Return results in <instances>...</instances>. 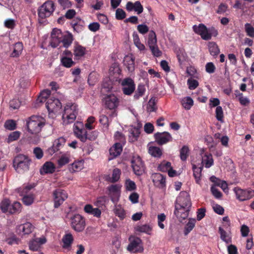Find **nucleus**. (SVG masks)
<instances>
[{"instance_id":"052dcab7","label":"nucleus","mask_w":254,"mask_h":254,"mask_svg":"<svg viewBox=\"0 0 254 254\" xmlns=\"http://www.w3.org/2000/svg\"><path fill=\"white\" fill-rule=\"evenodd\" d=\"M189 88L190 90H194L198 86V82L197 80L193 79H189L187 81Z\"/></svg>"},{"instance_id":"680f3d73","label":"nucleus","mask_w":254,"mask_h":254,"mask_svg":"<svg viewBox=\"0 0 254 254\" xmlns=\"http://www.w3.org/2000/svg\"><path fill=\"white\" fill-rule=\"evenodd\" d=\"M33 154L37 159H41L44 155L42 149L39 147H36L34 148Z\"/></svg>"},{"instance_id":"6ab92c4d","label":"nucleus","mask_w":254,"mask_h":254,"mask_svg":"<svg viewBox=\"0 0 254 254\" xmlns=\"http://www.w3.org/2000/svg\"><path fill=\"white\" fill-rule=\"evenodd\" d=\"M62 241L63 242V248L70 250L74 241L72 235L70 233H66L63 236Z\"/></svg>"},{"instance_id":"8fccbe9b","label":"nucleus","mask_w":254,"mask_h":254,"mask_svg":"<svg viewBox=\"0 0 254 254\" xmlns=\"http://www.w3.org/2000/svg\"><path fill=\"white\" fill-rule=\"evenodd\" d=\"M115 213L121 220H123L126 217L125 211L120 206H118L116 207L115 209Z\"/></svg>"},{"instance_id":"de8ad7c7","label":"nucleus","mask_w":254,"mask_h":254,"mask_svg":"<svg viewBox=\"0 0 254 254\" xmlns=\"http://www.w3.org/2000/svg\"><path fill=\"white\" fill-rule=\"evenodd\" d=\"M219 232L220 234V238L223 241L227 244L231 242V238L227 235V232L221 227H219Z\"/></svg>"},{"instance_id":"aec40b11","label":"nucleus","mask_w":254,"mask_h":254,"mask_svg":"<svg viewBox=\"0 0 254 254\" xmlns=\"http://www.w3.org/2000/svg\"><path fill=\"white\" fill-rule=\"evenodd\" d=\"M86 49L81 45L76 44L74 46L73 54L74 56V60H79L85 55Z\"/></svg>"},{"instance_id":"1a4fd4ad","label":"nucleus","mask_w":254,"mask_h":254,"mask_svg":"<svg viewBox=\"0 0 254 254\" xmlns=\"http://www.w3.org/2000/svg\"><path fill=\"white\" fill-rule=\"evenodd\" d=\"M71 228L75 231L82 232L85 227V220L83 217L76 214L70 217Z\"/></svg>"},{"instance_id":"338daca9","label":"nucleus","mask_w":254,"mask_h":254,"mask_svg":"<svg viewBox=\"0 0 254 254\" xmlns=\"http://www.w3.org/2000/svg\"><path fill=\"white\" fill-rule=\"evenodd\" d=\"M216 67L212 62L207 63L205 65V70L208 73H213L215 72Z\"/></svg>"},{"instance_id":"a211bd4d","label":"nucleus","mask_w":254,"mask_h":254,"mask_svg":"<svg viewBox=\"0 0 254 254\" xmlns=\"http://www.w3.org/2000/svg\"><path fill=\"white\" fill-rule=\"evenodd\" d=\"M126 8L128 11L133 10L137 14H141L143 11V7L139 1H136L134 3L128 1L126 4Z\"/></svg>"},{"instance_id":"09e8293b","label":"nucleus","mask_w":254,"mask_h":254,"mask_svg":"<svg viewBox=\"0 0 254 254\" xmlns=\"http://www.w3.org/2000/svg\"><path fill=\"white\" fill-rule=\"evenodd\" d=\"M207 27L203 24H199L198 26L195 25L192 27L193 31L198 35H200L204 31H206Z\"/></svg>"},{"instance_id":"f03ea898","label":"nucleus","mask_w":254,"mask_h":254,"mask_svg":"<svg viewBox=\"0 0 254 254\" xmlns=\"http://www.w3.org/2000/svg\"><path fill=\"white\" fill-rule=\"evenodd\" d=\"M31 162L28 156L19 154L13 160V167L18 173H23L29 170Z\"/></svg>"},{"instance_id":"72a5a7b5","label":"nucleus","mask_w":254,"mask_h":254,"mask_svg":"<svg viewBox=\"0 0 254 254\" xmlns=\"http://www.w3.org/2000/svg\"><path fill=\"white\" fill-rule=\"evenodd\" d=\"M181 104L186 110H190L193 105V101L190 97H186L181 100Z\"/></svg>"},{"instance_id":"f257e3e1","label":"nucleus","mask_w":254,"mask_h":254,"mask_svg":"<svg viewBox=\"0 0 254 254\" xmlns=\"http://www.w3.org/2000/svg\"><path fill=\"white\" fill-rule=\"evenodd\" d=\"M46 124L45 119L40 116L33 115L28 118L26 122V126L28 132L34 134V139L30 140L34 143H37L40 141L39 134Z\"/></svg>"},{"instance_id":"5701e85b","label":"nucleus","mask_w":254,"mask_h":254,"mask_svg":"<svg viewBox=\"0 0 254 254\" xmlns=\"http://www.w3.org/2000/svg\"><path fill=\"white\" fill-rule=\"evenodd\" d=\"M124 64L128 71L132 72L134 70V58L132 55L126 56L124 60Z\"/></svg>"},{"instance_id":"6e6d98bb","label":"nucleus","mask_w":254,"mask_h":254,"mask_svg":"<svg viewBox=\"0 0 254 254\" xmlns=\"http://www.w3.org/2000/svg\"><path fill=\"white\" fill-rule=\"evenodd\" d=\"M4 127L8 130H12L16 128V124L12 120H7L5 122Z\"/></svg>"},{"instance_id":"c03bdc74","label":"nucleus","mask_w":254,"mask_h":254,"mask_svg":"<svg viewBox=\"0 0 254 254\" xmlns=\"http://www.w3.org/2000/svg\"><path fill=\"white\" fill-rule=\"evenodd\" d=\"M136 230L139 232L145 233L148 235H150L152 231V228L149 225L145 224L137 226L136 228Z\"/></svg>"},{"instance_id":"603ef678","label":"nucleus","mask_w":254,"mask_h":254,"mask_svg":"<svg viewBox=\"0 0 254 254\" xmlns=\"http://www.w3.org/2000/svg\"><path fill=\"white\" fill-rule=\"evenodd\" d=\"M20 132L18 131H13L9 134L7 138V142L9 143L17 140L20 137Z\"/></svg>"},{"instance_id":"393cba45","label":"nucleus","mask_w":254,"mask_h":254,"mask_svg":"<svg viewBox=\"0 0 254 254\" xmlns=\"http://www.w3.org/2000/svg\"><path fill=\"white\" fill-rule=\"evenodd\" d=\"M23 49V44L21 42H17L14 45V49L10 54V57L12 58H17L21 54Z\"/></svg>"},{"instance_id":"ea45409f","label":"nucleus","mask_w":254,"mask_h":254,"mask_svg":"<svg viewBox=\"0 0 254 254\" xmlns=\"http://www.w3.org/2000/svg\"><path fill=\"white\" fill-rule=\"evenodd\" d=\"M121 174V171L118 168H115L113 171L112 177L110 178L109 181L111 183H114L119 181L120 178Z\"/></svg>"},{"instance_id":"473e14b6","label":"nucleus","mask_w":254,"mask_h":254,"mask_svg":"<svg viewBox=\"0 0 254 254\" xmlns=\"http://www.w3.org/2000/svg\"><path fill=\"white\" fill-rule=\"evenodd\" d=\"M192 170L193 172V175L195 178V182L197 184H199L200 181L202 167H197L195 165H193Z\"/></svg>"},{"instance_id":"9b49d317","label":"nucleus","mask_w":254,"mask_h":254,"mask_svg":"<svg viewBox=\"0 0 254 254\" xmlns=\"http://www.w3.org/2000/svg\"><path fill=\"white\" fill-rule=\"evenodd\" d=\"M46 106L49 114H55L61 110L62 104L58 99L50 97L46 102Z\"/></svg>"},{"instance_id":"7c9ffc66","label":"nucleus","mask_w":254,"mask_h":254,"mask_svg":"<svg viewBox=\"0 0 254 254\" xmlns=\"http://www.w3.org/2000/svg\"><path fill=\"white\" fill-rule=\"evenodd\" d=\"M83 161L82 160H80L75 161L72 163L69 168V170L70 172L73 173L80 171L83 168Z\"/></svg>"},{"instance_id":"37998d69","label":"nucleus","mask_w":254,"mask_h":254,"mask_svg":"<svg viewBox=\"0 0 254 254\" xmlns=\"http://www.w3.org/2000/svg\"><path fill=\"white\" fill-rule=\"evenodd\" d=\"M190 150L188 146L184 145L180 150V158L182 161H186L189 155Z\"/></svg>"},{"instance_id":"cd10ccee","label":"nucleus","mask_w":254,"mask_h":254,"mask_svg":"<svg viewBox=\"0 0 254 254\" xmlns=\"http://www.w3.org/2000/svg\"><path fill=\"white\" fill-rule=\"evenodd\" d=\"M75 136L79 138L81 141L85 142L87 140L86 133L87 130L84 129H80L76 127V130L74 131Z\"/></svg>"},{"instance_id":"423d86ee","label":"nucleus","mask_w":254,"mask_h":254,"mask_svg":"<svg viewBox=\"0 0 254 254\" xmlns=\"http://www.w3.org/2000/svg\"><path fill=\"white\" fill-rule=\"evenodd\" d=\"M233 191L236 198L240 201L249 200L254 196V190L251 188L242 189L237 187L233 189Z\"/></svg>"},{"instance_id":"a19ab883","label":"nucleus","mask_w":254,"mask_h":254,"mask_svg":"<svg viewBox=\"0 0 254 254\" xmlns=\"http://www.w3.org/2000/svg\"><path fill=\"white\" fill-rule=\"evenodd\" d=\"M149 153L153 156L160 157L162 155V150L160 148L156 146H151L149 148Z\"/></svg>"},{"instance_id":"a878e982","label":"nucleus","mask_w":254,"mask_h":254,"mask_svg":"<svg viewBox=\"0 0 254 254\" xmlns=\"http://www.w3.org/2000/svg\"><path fill=\"white\" fill-rule=\"evenodd\" d=\"M73 41V35L71 33L67 32V34L62 36V42L63 44V46L65 48H68L72 43Z\"/></svg>"},{"instance_id":"0eeeda50","label":"nucleus","mask_w":254,"mask_h":254,"mask_svg":"<svg viewBox=\"0 0 254 254\" xmlns=\"http://www.w3.org/2000/svg\"><path fill=\"white\" fill-rule=\"evenodd\" d=\"M33 188L34 186L30 185L18 189V192L20 195L23 196L22 201L26 205H30L34 202L35 198L34 194L29 193V191Z\"/></svg>"},{"instance_id":"a18cd8bd","label":"nucleus","mask_w":254,"mask_h":254,"mask_svg":"<svg viewBox=\"0 0 254 254\" xmlns=\"http://www.w3.org/2000/svg\"><path fill=\"white\" fill-rule=\"evenodd\" d=\"M133 38L134 43L138 49L140 51L144 50L145 49V46L143 44L141 43L138 35L136 33L134 32L133 33Z\"/></svg>"},{"instance_id":"7ed1b4c3","label":"nucleus","mask_w":254,"mask_h":254,"mask_svg":"<svg viewBox=\"0 0 254 254\" xmlns=\"http://www.w3.org/2000/svg\"><path fill=\"white\" fill-rule=\"evenodd\" d=\"M55 9L54 3L52 0H47L38 9L39 21L43 23L45 19L51 16Z\"/></svg>"},{"instance_id":"bf43d9fd","label":"nucleus","mask_w":254,"mask_h":254,"mask_svg":"<svg viewBox=\"0 0 254 254\" xmlns=\"http://www.w3.org/2000/svg\"><path fill=\"white\" fill-rule=\"evenodd\" d=\"M156 100L155 97H152L148 102V108L150 112H154L156 110Z\"/></svg>"},{"instance_id":"4be33fe9","label":"nucleus","mask_w":254,"mask_h":254,"mask_svg":"<svg viewBox=\"0 0 254 254\" xmlns=\"http://www.w3.org/2000/svg\"><path fill=\"white\" fill-rule=\"evenodd\" d=\"M55 171V167L51 162H46L40 169V173L42 175L53 173Z\"/></svg>"},{"instance_id":"4468645a","label":"nucleus","mask_w":254,"mask_h":254,"mask_svg":"<svg viewBox=\"0 0 254 254\" xmlns=\"http://www.w3.org/2000/svg\"><path fill=\"white\" fill-rule=\"evenodd\" d=\"M53 196L54 207L58 208L67 198V194L65 190L59 189L53 192Z\"/></svg>"},{"instance_id":"dca6fc26","label":"nucleus","mask_w":254,"mask_h":254,"mask_svg":"<svg viewBox=\"0 0 254 254\" xmlns=\"http://www.w3.org/2000/svg\"><path fill=\"white\" fill-rule=\"evenodd\" d=\"M151 178L155 186L159 188H164L166 187V177L160 173H154Z\"/></svg>"},{"instance_id":"2eb2a0df","label":"nucleus","mask_w":254,"mask_h":254,"mask_svg":"<svg viewBox=\"0 0 254 254\" xmlns=\"http://www.w3.org/2000/svg\"><path fill=\"white\" fill-rule=\"evenodd\" d=\"M155 141L158 145H162L172 140V137L170 133L164 131L157 132L154 134Z\"/></svg>"},{"instance_id":"ddd939ff","label":"nucleus","mask_w":254,"mask_h":254,"mask_svg":"<svg viewBox=\"0 0 254 254\" xmlns=\"http://www.w3.org/2000/svg\"><path fill=\"white\" fill-rule=\"evenodd\" d=\"M122 91L125 95H130L135 91V84L134 81L130 77L124 79L122 82Z\"/></svg>"},{"instance_id":"f3484780","label":"nucleus","mask_w":254,"mask_h":254,"mask_svg":"<svg viewBox=\"0 0 254 254\" xmlns=\"http://www.w3.org/2000/svg\"><path fill=\"white\" fill-rule=\"evenodd\" d=\"M190 209L189 208H186L185 207H180L179 205H175L174 214L179 219V221H182L188 217Z\"/></svg>"},{"instance_id":"13d9d810","label":"nucleus","mask_w":254,"mask_h":254,"mask_svg":"<svg viewBox=\"0 0 254 254\" xmlns=\"http://www.w3.org/2000/svg\"><path fill=\"white\" fill-rule=\"evenodd\" d=\"M126 187L127 190L129 191L134 190L136 188L135 183L133 181L130 180V179H127L126 180Z\"/></svg>"},{"instance_id":"49530a36","label":"nucleus","mask_w":254,"mask_h":254,"mask_svg":"<svg viewBox=\"0 0 254 254\" xmlns=\"http://www.w3.org/2000/svg\"><path fill=\"white\" fill-rule=\"evenodd\" d=\"M51 95V91L48 89L44 90L40 93V96L38 97V100L40 102H44Z\"/></svg>"},{"instance_id":"6e6552de","label":"nucleus","mask_w":254,"mask_h":254,"mask_svg":"<svg viewBox=\"0 0 254 254\" xmlns=\"http://www.w3.org/2000/svg\"><path fill=\"white\" fill-rule=\"evenodd\" d=\"M129 243L127 247V250L133 253H141L143 252L142 240L138 237L129 238Z\"/></svg>"},{"instance_id":"f8f14e48","label":"nucleus","mask_w":254,"mask_h":254,"mask_svg":"<svg viewBox=\"0 0 254 254\" xmlns=\"http://www.w3.org/2000/svg\"><path fill=\"white\" fill-rule=\"evenodd\" d=\"M176 205H179L182 207L189 208L191 206V202L190 195L186 191H181L176 199Z\"/></svg>"},{"instance_id":"0e129e2a","label":"nucleus","mask_w":254,"mask_h":254,"mask_svg":"<svg viewBox=\"0 0 254 254\" xmlns=\"http://www.w3.org/2000/svg\"><path fill=\"white\" fill-rule=\"evenodd\" d=\"M62 37H51V40L50 42V44H51V46L53 48L57 47L59 45V44L62 42Z\"/></svg>"},{"instance_id":"4c0bfd02","label":"nucleus","mask_w":254,"mask_h":254,"mask_svg":"<svg viewBox=\"0 0 254 254\" xmlns=\"http://www.w3.org/2000/svg\"><path fill=\"white\" fill-rule=\"evenodd\" d=\"M145 91V86L143 84H139L134 95V99L135 100L138 99L144 95Z\"/></svg>"},{"instance_id":"58836bf2","label":"nucleus","mask_w":254,"mask_h":254,"mask_svg":"<svg viewBox=\"0 0 254 254\" xmlns=\"http://www.w3.org/2000/svg\"><path fill=\"white\" fill-rule=\"evenodd\" d=\"M203 161L204 163L205 168H210L213 164L212 155L210 153H205L203 157Z\"/></svg>"},{"instance_id":"2f4dec72","label":"nucleus","mask_w":254,"mask_h":254,"mask_svg":"<svg viewBox=\"0 0 254 254\" xmlns=\"http://www.w3.org/2000/svg\"><path fill=\"white\" fill-rule=\"evenodd\" d=\"M129 132L130 134V135H129L130 142H134L136 141L140 133V129L137 127L131 128L129 130Z\"/></svg>"},{"instance_id":"c756f323","label":"nucleus","mask_w":254,"mask_h":254,"mask_svg":"<svg viewBox=\"0 0 254 254\" xmlns=\"http://www.w3.org/2000/svg\"><path fill=\"white\" fill-rule=\"evenodd\" d=\"M19 230L21 231L24 234H30L34 229V226L29 222L21 224L19 226Z\"/></svg>"},{"instance_id":"b1692460","label":"nucleus","mask_w":254,"mask_h":254,"mask_svg":"<svg viewBox=\"0 0 254 254\" xmlns=\"http://www.w3.org/2000/svg\"><path fill=\"white\" fill-rule=\"evenodd\" d=\"M22 209V205L21 203L18 201H14L13 203L10 204L8 214H14L19 213Z\"/></svg>"},{"instance_id":"79ce46f5","label":"nucleus","mask_w":254,"mask_h":254,"mask_svg":"<svg viewBox=\"0 0 254 254\" xmlns=\"http://www.w3.org/2000/svg\"><path fill=\"white\" fill-rule=\"evenodd\" d=\"M171 167V163L170 162L164 161L159 165L158 169L160 171L166 172L169 171Z\"/></svg>"},{"instance_id":"e2e57ef3","label":"nucleus","mask_w":254,"mask_h":254,"mask_svg":"<svg viewBox=\"0 0 254 254\" xmlns=\"http://www.w3.org/2000/svg\"><path fill=\"white\" fill-rule=\"evenodd\" d=\"M126 17V13L121 9L118 8L116 11V18L118 20H123Z\"/></svg>"},{"instance_id":"39448f33","label":"nucleus","mask_w":254,"mask_h":254,"mask_svg":"<svg viewBox=\"0 0 254 254\" xmlns=\"http://www.w3.org/2000/svg\"><path fill=\"white\" fill-rule=\"evenodd\" d=\"M105 107L109 110H113L110 117H114L117 116L116 109L119 105V100L114 94L107 95L104 98Z\"/></svg>"},{"instance_id":"f704fd0d","label":"nucleus","mask_w":254,"mask_h":254,"mask_svg":"<svg viewBox=\"0 0 254 254\" xmlns=\"http://www.w3.org/2000/svg\"><path fill=\"white\" fill-rule=\"evenodd\" d=\"M147 43L149 48L157 45L156 35L153 30L149 33Z\"/></svg>"},{"instance_id":"9d476101","label":"nucleus","mask_w":254,"mask_h":254,"mask_svg":"<svg viewBox=\"0 0 254 254\" xmlns=\"http://www.w3.org/2000/svg\"><path fill=\"white\" fill-rule=\"evenodd\" d=\"M131 163L134 173L136 175L141 176L144 173L145 166L141 158L139 156H133Z\"/></svg>"},{"instance_id":"3c124183","label":"nucleus","mask_w":254,"mask_h":254,"mask_svg":"<svg viewBox=\"0 0 254 254\" xmlns=\"http://www.w3.org/2000/svg\"><path fill=\"white\" fill-rule=\"evenodd\" d=\"M29 247L30 250L32 251H38L41 248L35 239L29 242Z\"/></svg>"},{"instance_id":"774afa93","label":"nucleus","mask_w":254,"mask_h":254,"mask_svg":"<svg viewBox=\"0 0 254 254\" xmlns=\"http://www.w3.org/2000/svg\"><path fill=\"white\" fill-rule=\"evenodd\" d=\"M149 48L154 56L159 57L162 55V52L159 49L157 45L152 46Z\"/></svg>"},{"instance_id":"c85d7f7f","label":"nucleus","mask_w":254,"mask_h":254,"mask_svg":"<svg viewBox=\"0 0 254 254\" xmlns=\"http://www.w3.org/2000/svg\"><path fill=\"white\" fill-rule=\"evenodd\" d=\"M196 220L195 219L190 218L188 222L186 224L184 234L185 236H187L194 228L195 225Z\"/></svg>"},{"instance_id":"412c9836","label":"nucleus","mask_w":254,"mask_h":254,"mask_svg":"<svg viewBox=\"0 0 254 254\" xmlns=\"http://www.w3.org/2000/svg\"><path fill=\"white\" fill-rule=\"evenodd\" d=\"M123 151V146L120 143H116L109 149L110 155L112 159L119 156Z\"/></svg>"},{"instance_id":"e433bc0d","label":"nucleus","mask_w":254,"mask_h":254,"mask_svg":"<svg viewBox=\"0 0 254 254\" xmlns=\"http://www.w3.org/2000/svg\"><path fill=\"white\" fill-rule=\"evenodd\" d=\"M10 200L7 198H4L0 203V208L4 213H7L10 204Z\"/></svg>"},{"instance_id":"4d7b16f0","label":"nucleus","mask_w":254,"mask_h":254,"mask_svg":"<svg viewBox=\"0 0 254 254\" xmlns=\"http://www.w3.org/2000/svg\"><path fill=\"white\" fill-rule=\"evenodd\" d=\"M69 162V158L65 155H62L58 160V164L60 167H61Z\"/></svg>"},{"instance_id":"20e7f679","label":"nucleus","mask_w":254,"mask_h":254,"mask_svg":"<svg viewBox=\"0 0 254 254\" xmlns=\"http://www.w3.org/2000/svg\"><path fill=\"white\" fill-rule=\"evenodd\" d=\"M78 114L77 105L75 104L68 103L64 107L62 118L64 124L73 123Z\"/></svg>"},{"instance_id":"864d4df0","label":"nucleus","mask_w":254,"mask_h":254,"mask_svg":"<svg viewBox=\"0 0 254 254\" xmlns=\"http://www.w3.org/2000/svg\"><path fill=\"white\" fill-rule=\"evenodd\" d=\"M245 31L247 35L252 38H254V27L251 24L247 23L245 25Z\"/></svg>"},{"instance_id":"bb28decb","label":"nucleus","mask_w":254,"mask_h":254,"mask_svg":"<svg viewBox=\"0 0 254 254\" xmlns=\"http://www.w3.org/2000/svg\"><path fill=\"white\" fill-rule=\"evenodd\" d=\"M208 48L210 55L213 57L217 56L220 53L219 48L214 42H209L208 44Z\"/></svg>"},{"instance_id":"69168bd1","label":"nucleus","mask_w":254,"mask_h":254,"mask_svg":"<svg viewBox=\"0 0 254 254\" xmlns=\"http://www.w3.org/2000/svg\"><path fill=\"white\" fill-rule=\"evenodd\" d=\"M216 118L219 121H222L224 116L223 111L221 106H217L215 111Z\"/></svg>"},{"instance_id":"5fc2aeb1","label":"nucleus","mask_w":254,"mask_h":254,"mask_svg":"<svg viewBox=\"0 0 254 254\" xmlns=\"http://www.w3.org/2000/svg\"><path fill=\"white\" fill-rule=\"evenodd\" d=\"M121 189V187L119 185H112L107 188L109 194H115L118 193Z\"/></svg>"},{"instance_id":"c9c22d12","label":"nucleus","mask_w":254,"mask_h":254,"mask_svg":"<svg viewBox=\"0 0 254 254\" xmlns=\"http://www.w3.org/2000/svg\"><path fill=\"white\" fill-rule=\"evenodd\" d=\"M61 61L62 65L66 68L71 67L75 64V62L71 57H63L61 58Z\"/></svg>"}]
</instances>
